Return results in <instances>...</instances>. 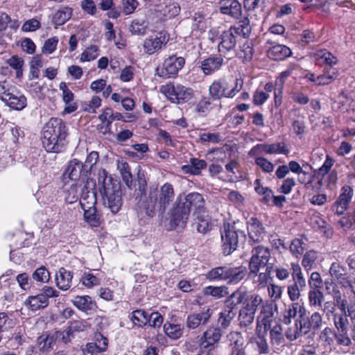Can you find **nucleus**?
<instances>
[{"label": "nucleus", "instance_id": "obj_44", "mask_svg": "<svg viewBox=\"0 0 355 355\" xmlns=\"http://www.w3.org/2000/svg\"><path fill=\"white\" fill-rule=\"evenodd\" d=\"M238 19L237 25L233 26L236 29V33L238 35H242L243 37H249L252 31L250 19L248 17H242V15Z\"/></svg>", "mask_w": 355, "mask_h": 355}, {"label": "nucleus", "instance_id": "obj_63", "mask_svg": "<svg viewBox=\"0 0 355 355\" xmlns=\"http://www.w3.org/2000/svg\"><path fill=\"white\" fill-rule=\"evenodd\" d=\"M255 314L241 309L239 311V320L241 327H248L252 324Z\"/></svg>", "mask_w": 355, "mask_h": 355}, {"label": "nucleus", "instance_id": "obj_38", "mask_svg": "<svg viewBox=\"0 0 355 355\" xmlns=\"http://www.w3.org/2000/svg\"><path fill=\"white\" fill-rule=\"evenodd\" d=\"M319 258L318 251L311 250L305 252L302 260V266L308 272L317 266V261Z\"/></svg>", "mask_w": 355, "mask_h": 355}, {"label": "nucleus", "instance_id": "obj_19", "mask_svg": "<svg viewBox=\"0 0 355 355\" xmlns=\"http://www.w3.org/2000/svg\"><path fill=\"white\" fill-rule=\"evenodd\" d=\"M4 127L3 138L6 140L7 146L10 150H15L17 148L18 145L23 141L24 132L21 128L12 123H6Z\"/></svg>", "mask_w": 355, "mask_h": 355}, {"label": "nucleus", "instance_id": "obj_31", "mask_svg": "<svg viewBox=\"0 0 355 355\" xmlns=\"http://www.w3.org/2000/svg\"><path fill=\"white\" fill-rule=\"evenodd\" d=\"M227 282L229 284H236L245 278L248 273L247 268L244 266L232 267L227 266Z\"/></svg>", "mask_w": 355, "mask_h": 355}, {"label": "nucleus", "instance_id": "obj_18", "mask_svg": "<svg viewBox=\"0 0 355 355\" xmlns=\"http://www.w3.org/2000/svg\"><path fill=\"white\" fill-rule=\"evenodd\" d=\"M249 243L252 246L261 243L264 240L266 229L262 223L257 218L252 217L247 221Z\"/></svg>", "mask_w": 355, "mask_h": 355}, {"label": "nucleus", "instance_id": "obj_27", "mask_svg": "<svg viewBox=\"0 0 355 355\" xmlns=\"http://www.w3.org/2000/svg\"><path fill=\"white\" fill-rule=\"evenodd\" d=\"M155 10L157 12V17L167 19L176 16L179 13L180 7L175 3L164 1L157 6Z\"/></svg>", "mask_w": 355, "mask_h": 355}, {"label": "nucleus", "instance_id": "obj_39", "mask_svg": "<svg viewBox=\"0 0 355 355\" xmlns=\"http://www.w3.org/2000/svg\"><path fill=\"white\" fill-rule=\"evenodd\" d=\"M118 169L126 187L130 189H132L135 184L129 164L125 162H121L118 164Z\"/></svg>", "mask_w": 355, "mask_h": 355}, {"label": "nucleus", "instance_id": "obj_59", "mask_svg": "<svg viewBox=\"0 0 355 355\" xmlns=\"http://www.w3.org/2000/svg\"><path fill=\"white\" fill-rule=\"evenodd\" d=\"M84 217L91 226L98 227L100 225L99 217L96 214L95 207H88V209L85 210Z\"/></svg>", "mask_w": 355, "mask_h": 355}, {"label": "nucleus", "instance_id": "obj_14", "mask_svg": "<svg viewBox=\"0 0 355 355\" xmlns=\"http://www.w3.org/2000/svg\"><path fill=\"white\" fill-rule=\"evenodd\" d=\"M168 41V34L166 31H159L144 40V51L148 55H153L164 48Z\"/></svg>", "mask_w": 355, "mask_h": 355}, {"label": "nucleus", "instance_id": "obj_53", "mask_svg": "<svg viewBox=\"0 0 355 355\" xmlns=\"http://www.w3.org/2000/svg\"><path fill=\"white\" fill-rule=\"evenodd\" d=\"M100 336L102 337L103 340V346H101V341H98V343H88L83 349L85 355H92L95 352H104L107 349V339L102 335H100Z\"/></svg>", "mask_w": 355, "mask_h": 355}, {"label": "nucleus", "instance_id": "obj_47", "mask_svg": "<svg viewBox=\"0 0 355 355\" xmlns=\"http://www.w3.org/2000/svg\"><path fill=\"white\" fill-rule=\"evenodd\" d=\"M315 57L317 60L321 61L318 64H325L328 65L327 67H332V66L336 64L338 62L336 57L325 49L318 51L315 54Z\"/></svg>", "mask_w": 355, "mask_h": 355}, {"label": "nucleus", "instance_id": "obj_41", "mask_svg": "<svg viewBox=\"0 0 355 355\" xmlns=\"http://www.w3.org/2000/svg\"><path fill=\"white\" fill-rule=\"evenodd\" d=\"M73 10L69 7H64L58 10L53 15V23L55 27L64 24L72 16Z\"/></svg>", "mask_w": 355, "mask_h": 355}, {"label": "nucleus", "instance_id": "obj_54", "mask_svg": "<svg viewBox=\"0 0 355 355\" xmlns=\"http://www.w3.org/2000/svg\"><path fill=\"white\" fill-rule=\"evenodd\" d=\"M302 309L305 308L297 302L290 304L286 311V314L284 318V324H289L291 322V319L295 318L297 316V313L300 315V311Z\"/></svg>", "mask_w": 355, "mask_h": 355}, {"label": "nucleus", "instance_id": "obj_40", "mask_svg": "<svg viewBox=\"0 0 355 355\" xmlns=\"http://www.w3.org/2000/svg\"><path fill=\"white\" fill-rule=\"evenodd\" d=\"M282 331L283 329L280 324L276 322L274 326H271L270 328V337L272 345L277 346L284 345L285 339Z\"/></svg>", "mask_w": 355, "mask_h": 355}, {"label": "nucleus", "instance_id": "obj_21", "mask_svg": "<svg viewBox=\"0 0 355 355\" xmlns=\"http://www.w3.org/2000/svg\"><path fill=\"white\" fill-rule=\"evenodd\" d=\"M353 196V189L349 185L343 186L340 189L338 199L331 207L332 211L338 216L343 215L348 208Z\"/></svg>", "mask_w": 355, "mask_h": 355}, {"label": "nucleus", "instance_id": "obj_46", "mask_svg": "<svg viewBox=\"0 0 355 355\" xmlns=\"http://www.w3.org/2000/svg\"><path fill=\"white\" fill-rule=\"evenodd\" d=\"M26 304H28L33 311H37L40 309L45 308L49 304V301L41 293L30 296L26 301Z\"/></svg>", "mask_w": 355, "mask_h": 355}, {"label": "nucleus", "instance_id": "obj_61", "mask_svg": "<svg viewBox=\"0 0 355 355\" xmlns=\"http://www.w3.org/2000/svg\"><path fill=\"white\" fill-rule=\"evenodd\" d=\"M190 166H184L185 168H189L190 173L193 175H198L200 173V171L203 168H205L207 166V163L203 159H199L197 158H191L190 159Z\"/></svg>", "mask_w": 355, "mask_h": 355}, {"label": "nucleus", "instance_id": "obj_30", "mask_svg": "<svg viewBox=\"0 0 355 355\" xmlns=\"http://www.w3.org/2000/svg\"><path fill=\"white\" fill-rule=\"evenodd\" d=\"M334 160L329 155H327L326 159L321 167L318 169L314 170L313 175L311 180L307 182V184H311L313 178L318 180V184L320 187L324 185L323 181L326 178L327 174L329 173L330 169L334 165Z\"/></svg>", "mask_w": 355, "mask_h": 355}, {"label": "nucleus", "instance_id": "obj_16", "mask_svg": "<svg viewBox=\"0 0 355 355\" xmlns=\"http://www.w3.org/2000/svg\"><path fill=\"white\" fill-rule=\"evenodd\" d=\"M238 36L234 27H230L220 34L218 49L221 55L231 54L234 51Z\"/></svg>", "mask_w": 355, "mask_h": 355}, {"label": "nucleus", "instance_id": "obj_50", "mask_svg": "<svg viewBox=\"0 0 355 355\" xmlns=\"http://www.w3.org/2000/svg\"><path fill=\"white\" fill-rule=\"evenodd\" d=\"M324 296L320 289H310L308 299L310 306L315 309L321 308Z\"/></svg>", "mask_w": 355, "mask_h": 355}, {"label": "nucleus", "instance_id": "obj_9", "mask_svg": "<svg viewBox=\"0 0 355 355\" xmlns=\"http://www.w3.org/2000/svg\"><path fill=\"white\" fill-rule=\"evenodd\" d=\"M270 259L271 253L268 247L263 245H253L248 264L250 274L257 275L261 268L269 266Z\"/></svg>", "mask_w": 355, "mask_h": 355}, {"label": "nucleus", "instance_id": "obj_64", "mask_svg": "<svg viewBox=\"0 0 355 355\" xmlns=\"http://www.w3.org/2000/svg\"><path fill=\"white\" fill-rule=\"evenodd\" d=\"M308 321L311 329L317 331L322 325V315L318 311L313 312L310 316L307 315Z\"/></svg>", "mask_w": 355, "mask_h": 355}, {"label": "nucleus", "instance_id": "obj_49", "mask_svg": "<svg viewBox=\"0 0 355 355\" xmlns=\"http://www.w3.org/2000/svg\"><path fill=\"white\" fill-rule=\"evenodd\" d=\"M231 350L245 348V340L241 334L238 331H232L227 335Z\"/></svg>", "mask_w": 355, "mask_h": 355}, {"label": "nucleus", "instance_id": "obj_57", "mask_svg": "<svg viewBox=\"0 0 355 355\" xmlns=\"http://www.w3.org/2000/svg\"><path fill=\"white\" fill-rule=\"evenodd\" d=\"M99 49L96 45L88 46L81 54V62H89L96 59L99 55Z\"/></svg>", "mask_w": 355, "mask_h": 355}, {"label": "nucleus", "instance_id": "obj_12", "mask_svg": "<svg viewBox=\"0 0 355 355\" xmlns=\"http://www.w3.org/2000/svg\"><path fill=\"white\" fill-rule=\"evenodd\" d=\"M184 64L185 59L183 57L171 55L164 60L161 67L157 68L156 74L164 78H175Z\"/></svg>", "mask_w": 355, "mask_h": 355}, {"label": "nucleus", "instance_id": "obj_28", "mask_svg": "<svg viewBox=\"0 0 355 355\" xmlns=\"http://www.w3.org/2000/svg\"><path fill=\"white\" fill-rule=\"evenodd\" d=\"M220 12L235 19H239L242 14L241 4L237 0H223L220 1Z\"/></svg>", "mask_w": 355, "mask_h": 355}, {"label": "nucleus", "instance_id": "obj_35", "mask_svg": "<svg viewBox=\"0 0 355 355\" xmlns=\"http://www.w3.org/2000/svg\"><path fill=\"white\" fill-rule=\"evenodd\" d=\"M338 71L336 68L324 67L322 73L317 76L318 86L329 85L338 78Z\"/></svg>", "mask_w": 355, "mask_h": 355}, {"label": "nucleus", "instance_id": "obj_51", "mask_svg": "<svg viewBox=\"0 0 355 355\" xmlns=\"http://www.w3.org/2000/svg\"><path fill=\"white\" fill-rule=\"evenodd\" d=\"M254 55V49L252 42L246 41L241 46L238 52V57L243 62H248L252 60Z\"/></svg>", "mask_w": 355, "mask_h": 355}, {"label": "nucleus", "instance_id": "obj_55", "mask_svg": "<svg viewBox=\"0 0 355 355\" xmlns=\"http://www.w3.org/2000/svg\"><path fill=\"white\" fill-rule=\"evenodd\" d=\"M148 314L145 311L138 309L132 312L130 318L134 324L143 327L148 323Z\"/></svg>", "mask_w": 355, "mask_h": 355}, {"label": "nucleus", "instance_id": "obj_25", "mask_svg": "<svg viewBox=\"0 0 355 355\" xmlns=\"http://www.w3.org/2000/svg\"><path fill=\"white\" fill-rule=\"evenodd\" d=\"M222 336V332L220 328L209 327L203 334L200 339V348L214 347V344L219 342Z\"/></svg>", "mask_w": 355, "mask_h": 355}, {"label": "nucleus", "instance_id": "obj_42", "mask_svg": "<svg viewBox=\"0 0 355 355\" xmlns=\"http://www.w3.org/2000/svg\"><path fill=\"white\" fill-rule=\"evenodd\" d=\"M184 327L180 324L166 322L164 324V331L166 336L173 340L180 338L183 334Z\"/></svg>", "mask_w": 355, "mask_h": 355}, {"label": "nucleus", "instance_id": "obj_60", "mask_svg": "<svg viewBox=\"0 0 355 355\" xmlns=\"http://www.w3.org/2000/svg\"><path fill=\"white\" fill-rule=\"evenodd\" d=\"M329 272L331 277L336 280L343 275H347V269L339 262L335 261L331 264Z\"/></svg>", "mask_w": 355, "mask_h": 355}, {"label": "nucleus", "instance_id": "obj_37", "mask_svg": "<svg viewBox=\"0 0 355 355\" xmlns=\"http://www.w3.org/2000/svg\"><path fill=\"white\" fill-rule=\"evenodd\" d=\"M263 302L262 297L256 293L248 295L246 293L245 299L243 301V309L256 313L258 306Z\"/></svg>", "mask_w": 355, "mask_h": 355}, {"label": "nucleus", "instance_id": "obj_56", "mask_svg": "<svg viewBox=\"0 0 355 355\" xmlns=\"http://www.w3.org/2000/svg\"><path fill=\"white\" fill-rule=\"evenodd\" d=\"M236 315V311H231L226 308H224L223 311L220 313L218 318V322L221 327L227 329Z\"/></svg>", "mask_w": 355, "mask_h": 355}, {"label": "nucleus", "instance_id": "obj_10", "mask_svg": "<svg viewBox=\"0 0 355 355\" xmlns=\"http://www.w3.org/2000/svg\"><path fill=\"white\" fill-rule=\"evenodd\" d=\"M349 313L347 314V313H335L333 315L334 324L336 328L334 337L338 345L346 347L352 344L348 334L349 326Z\"/></svg>", "mask_w": 355, "mask_h": 355}, {"label": "nucleus", "instance_id": "obj_33", "mask_svg": "<svg viewBox=\"0 0 355 355\" xmlns=\"http://www.w3.org/2000/svg\"><path fill=\"white\" fill-rule=\"evenodd\" d=\"M245 297V291L239 289L236 290L225 300V308L231 311H236L237 306L243 303Z\"/></svg>", "mask_w": 355, "mask_h": 355}, {"label": "nucleus", "instance_id": "obj_22", "mask_svg": "<svg viewBox=\"0 0 355 355\" xmlns=\"http://www.w3.org/2000/svg\"><path fill=\"white\" fill-rule=\"evenodd\" d=\"M181 202L189 208L190 213L193 209L194 215L205 214L206 211L205 200L203 196L198 192H191L184 198L181 197Z\"/></svg>", "mask_w": 355, "mask_h": 355}, {"label": "nucleus", "instance_id": "obj_26", "mask_svg": "<svg viewBox=\"0 0 355 355\" xmlns=\"http://www.w3.org/2000/svg\"><path fill=\"white\" fill-rule=\"evenodd\" d=\"M59 89L62 91V101L65 104L63 114H71L78 109L77 103L73 101L74 94L69 89L66 83L62 82L59 85Z\"/></svg>", "mask_w": 355, "mask_h": 355}, {"label": "nucleus", "instance_id": "obj_20", "mask_svg": "<svg viewBox=\"0 0 355 355\" xmlns=\"http://www.w3.org/2000/svg\"><path fill=\"white\" fill-rule=\"evenodd\" d=\"M136 170L137 174L133 188H135V191L136 200H138L137 204L143 209V200L148 194L149 187H148L145 171L142 170L140 166H138Z\"/></svg>", "mask_w": 355, "mask_h": 355}, {"label": "nucleus", "instance_id": "obj_15", "mask_svg": "<svg viewBox=\"0 0 355 355\" xmlns=\"http://www.w3.org/2000/svg\"><path fill=\"white\" fill-rule=\"evenodd\" d=\"M88 176L89 174L85 173L83 163L78 159H73L68 162L62 175V180L64 184H69V181L76 182L80 178L85 180Z\"/></svg>", "mask_w": 355, "mask_h": 355}, {"label": "nucleus", "instance_id": "obj_5", "mask_svg": "<svg viewBox=\"0 0 355 355\" xmlns=\"http://www.w3.org/2000/svg\"><path fill=\"white\" fill-rule=\"evenodd\" d=\"M160 92L173 103L182 104L192 100L195 96V92L191 87L181 84L168 83L161 86Z\"/></svg>", "mask_w": 355, "mask_h": 355}, {"label": "nucleus", "instance_id": "obj_45", "mask_svg": "<svg viewBox=\"0 0 355 355\" xmlns=\"http://www.w3.org/2000/svg\"><path fill=\"white\" fill-rule=\"evenodd\" d=\"M149 23L146 19H135L132 21L130 31L135 35H144L148 29Z\"/></svg>", "mask_w": 355, "mask_h": 355}, {"label": "nucleus", "instance_id": "obj_43", "mask_svg": "<svg viewBox=\"0 0 355 355\" xmlns=\"http://www.w3.org/2000/svg\"><path fill=\"white\" fill-rule=\"evenodd\" d=\"M56 338L54 335H42L37 338V346L42 352H48L53 349Z\"/></svg>", "mask_w": 355, "mask_h": 355}, {"label": "nucleus", "instance_id": "obj_2", "mask_svg": "<svg viewBox=\"0 0 355 355\" xmlns=\"http://www.w3.org/2000/svg\"><path fill=\"white\" fill-rule=\"evenodd\" d=\"M69 128L62 119L51 118L44 125L42 142L47 152L60 153L66 146Z\"/></svg>", "mask_w": 355, "mask_h": 355}, {"label": "nucleus", "instance_id": "obj_24", "mask_svg": "<svg viewBox=\"0 0 355 355\" xmlns=\"http://www.w3.org/2000/svg\"><path fill=\"white\" fill-rule=\"evenodd\" d=\"M224 64L222 55H212L200 62V68L206 76L211 75L220 69Z\"/></svg>", "mask_w": 355, "mask_h": 355}, {"label": "nucleus", "instance_id": "obj_3", "mask_svg": "<svg viewBox=\"0 0 355 355\" xmlns=\"http://www.w3.org/2000/svg\"><path fill=\"white\" fill-rule=\"evenodd\" d=\"M98 186L103 203L113 213H117L122 205L120 182L109 175L105 169L98 173Z\"/></svg>", "mask_w": 355, "mask_h": 355}, {"label": "nucleus", "instance_id": "obj_8", "mask_svg": "<svg viewBox=\"0 0 355 355\" xmlns=\"http://www.w3.org/2000/svg\"><path fill=\"white\" fill-rule=\"evenodd\" d=\"M292 281L287 286V293L292 302L298 300L301 293L306 288V281L302 272L301 266L297 263H291Z\"/></svg>", "mask_w": 355, "mask_h": 355}, {"label": "nucleus", "instance_id": "obj_48", "mask_svg": "<svg viewBox=\"0 0 355 355\" xmlns=\"http://www.w3.org/2000/svg\"><path fill=\"white\" fill-rule=\"evenodd\" d=\"M227 266H219L210 270L206 275V278L210 281L227 282Z\"/></svg>", "mask_w": 355, "mask_h": 355}, {"label": "nucleus", "instance_id": "obj_29", "mask_svg": "<svg viewBox=\"0 0 355 355\" xmlns=\"http://www.w3.org/2000/svg\"><path fill=\"white\" fill-rule=\"evenodd\" d=\"M72 303L77 309L87 313L94 312L98 308L96 302L88 295L76 296Z\"/></svg>", "mask_w": 355, "mask_h": 355}, {"label": "nucleus", "instance_id": "obj_32", "mask_svg": "<svg viewBox=\"0 0 355 355\" xmlns=\"http://www.w3.org/2000/svg\"><path fill=\"white\" fill-rule=\"evenodd\" d=\"M73 273L64 268H60L55 275L56 286L62 291L68 290L71 286Z\"/></svg>", "mask_w": 355, "mask_h": 355}, {"label": "nucleus", "instance_id": "obj_11", "mask_svg": "<svg viewBox=\"0 0 355 355\" xmlns=\"http://www.w3.org/2000/svg\"><path fill=\"white\" fill-rule=\"evenodd\" d=\"M239 233L243 237L244 232L237 231L234 225L225 223L221 230L222 248L223 254L229 255L236 250L239 245Z\"/></svg>", "mask_w": 355, "mask_h": 355}, {"label": "nucleus", "instance_id": "obj_34", "mask_svg": "<svg viewBox=\"0 0 355 355\" xmlns=\"http://www.w3.org/2000/svg\"><path fill=\"white\" fill-rule=\"evenodd\" d=\"M259 148L262 151L267 154H284L287 155L289 150L286 148V145L284 142H279L272 144H263L254 146L252 151Z\"/></svg>", "mask_w": 355, "mask_h": 355}, {"label": "nucleus", "instance_id": "obj_6", "mask_svg": "<svg viewBox=\"0 0 355 355\" xmlns=\"http://www.w3.org/2000/svg\"><path fill=\"white\" fill-rule=\"evenodd\" d=\"M0 99L8 107L21 110L26 106V98L16 87L6 82L0 83Z\"/></svg>", "mask_w": 355, "mask_h": 355}, {"label": "nucleus", "instance_id": "obj_52", "mask_svg": "<svg viewBox=\"0 0 355 355\" xmlns=\"http://www.w3.org/2000/svg\"><path fill=\"white\" fill-rule=\"evenodd\" d=\"M196 230L200 234H206L211 230V218L208 216H204V214H197Z\"/></svg>", "mask_w": 355, "mask_h": 355}, {"label": "nucleus", "instance_id": "obj_13", "mask_svg": "<svg viewBox=\"0 0 355 355\" xmlns=\"http://www.w3.org/2000/svg\"><path fill=\"white\" fill-rule=\"evenodd\" d=\"M311 331V329L306 314V309H302L300 315L295 320L294 326L286 330V336L289 340L293 341L309 334Z\"/></svg>", "mask_w": 355, "mask_h": 355}, {"label": "nucleus", "instance_id": "obj_62", "mask_svg": "<svg viewBox=\"0 0 355 355\" xmlns=\"http://www.w3.org/2000/svg\"><path fill=\"white\" fill-rule=\"evenodd\" d=\"M306 248V243L300 239H295L290 245V251L296 257L302 254Z\"/></svg>", "mask_w": 355, "mask_h": 355}, {"label": "nucleus", "instance_id": "obj_17", "mask_svg": "<svg viewBox=\"0 0 355 355\" xmlns=\"http://www.w3.org/2000/svg\"><path fill=\"white\" fill-rule=\"evenodd\" d=\"M277 311V304L272 301H266L261 306L259 315L257 318V324L261 323L265 331L270 329L273 322L276 323L275 312Z\"/></svg>", "mask_w": 355, "mask_h": 355}, {"label": "nucleus", "instance_id": "obj_36", "mask_svg": "<svg viewBox=\"0 0 355 355\" xmlns=\"http://www.w3.org/2000/svg\"><path fill=\"white\" fill-rule=\"evenodd\" d=\"M268 56L274 60H283L291 55V50L286 46L278 44L271 47L268 52Z\"/></svg>", "mask_w": 355, "mask_h": 355}, {"label": "nucleus", "instance_id": "obj_58", "mask_svg": "<svg viewBox=\"0 0 355 355\" xmlns=\"http://www.w3.org/2000/svg\"><path fill=\"white\" fill-rule=\"evenodd\" d=\"M227 288L225 286H207L204 288L205 295H211L216 298H221L227 295Z\"/></svg>", "mask_w": 355, "mask_h": 355}, {"label": "nucleus", "instance_id": "obj_7", "mask_svg": "<svg viewBox=\"0 0 355 355\" xmlns=\"http://www.w3.org/2000/svg\"><path fill=\"white\" fill-rule=\"evenodd\" d=\"M168 214L170 230H182L186 227L190 212L189 208L181 202V196L177 198Z\"/></svg>", "mask_w": 355, "mask_h": 355}, {"label": "nucleus", "instance_id": "obj_23", "mask_svg": "<svg viewBox=\"0 0 355 355\" xmlns=\"http://www.w3.org/2000/svg\"><path fill=\"white\" fill-rule=\"evenodd\" d=\"M212 314V311L208 307H204L200 312L188 315L186 326L189 329H195L198 327L206 324Z\"/></svg>", "mask_w": 355, "mask_h": 355}, {"label": "nucleus", "instance_id": "obj_1", "mask_svg": "<svg viewBox=\"0 0 355 355\" xmlns=\"http://www.w3.org/2000/svg\"><path fill=\"white\" fill-rule=\"evenodd\" d=\"M174 199L175 191L171 183H164L159 189L155 185H150L148 194L143 200V210L150 217H153L157 213L162 216Z\"/></svg>", "mask_w": 355, "mask_h": 355}, {"label": "nucleus", "instance_id": "obj_4", "mask_svg": "<svg viewBox=\"0 0 355 355\" xmlns=\"http://www.w3.org/2000/svg\"><path fill=\"white\" fill-rule=\"evenodd\" d=\"M243 80L236 78L232 84L228 79L222 77L214 80L209 87V95L213 101L234 98L243 88Z\"/></svg>", "mask_w": 355, "mask_h": 355}]
</instances>
